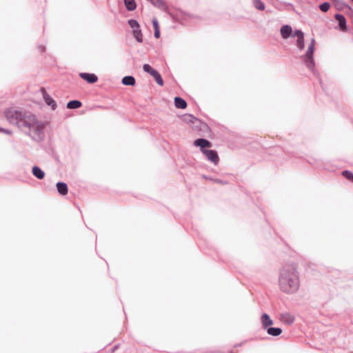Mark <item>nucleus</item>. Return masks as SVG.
Instances as JSON below:
<instances>
[{"label": "nucleus", "mask_w": 353, "mask_h": 353, "mask_svg": "<svg viewBox=\"0 0 353 353\" xmlns=\"http://www.w3.org/2000/svg\"><path fill=\"white\" fill-rule=\"evenodd\" d=\"M335 19L339 22L340 29L343 31H345L347 30V27L346 19L344 16L340 14H336L335 15Z\"/></svg>", "instance_id": "f8f14e48"}, {"label": "nucleus", "mask_w": 353, "mask_h": 353, "mask_svg": "<svg viewBox=\"0 0 353 353\" xmlns=\"http://www.w3.org/2000/svg\"><path fill=\"white\" fill-rule=\"evenodd\" d=\"M5 116L10 123L17 124L19 127L23 117L21 112L10 108L6 110Z\"/></svg>", "instance_id": "7ed1b4c3"}, {"label": "nucleus", "mask_w": 353, "mask_h": 353, "mask_svg": "<svg viewBox=\"0 0 353 353\" xmlns=\"http://www.w3.org/2000/svg\"><path fill=\"white\" fill-rule=\"evenodd\" d=\"M330 8L329 3H323L320 6V9L323 12H327Z\"/></svg>", "instance_id": "a878e982"}, {"label": "nucleus", "mask_w": 353, "mask_h": 353, "mask_svg": "<svg viewBox=\"0 0 353 353\" xmlns=\"http://www.w3.org/2000/svg\"><path fill=\"white\" fill-rule=\"evenodd\" d=\"M22 115L19 128L28 127L30 129H39V124L34 115L30 112H22Z\"/></svg>", "instance_id": "f03ea898"}, {"label": "nucleus", "mask_w": 353, "mask_h": 353, "mask_svg": "<svg viewBox=\"0 0 353 353\" xmlns=\"http://www.w3.org/2000/svg\"><path fill=\"white\" fill-rule=\"evenodd\" d=\"M122 83L125 85H134L135 79L132 76H126L122 79Z\"/></svg>", "instance_id": "a211bd4d"}, {"label": "nucleus", "mask_w": 353, "mask_h": 353, "mask_svg": "<svg viewBox=\"0 0 353 353\" xmlns=\"http://www.w3.org/2000/svg\"><path fill=\"white\" fill-rule=\"evenodd\" d=\"M79 77L88 83H94L98 81L97 76L92 73L81 72Z\"/></svg>", "instance_id": "0eeeda50"}, {"label": "nucleus", "mask_w": 353, "mask_h": 353, "mask_svg": "<svg viewBox=\"0 0 353 353\" xmlns=\"http://www.w3.org/2000/svg\"><path fill=\"white\" fill-rule=\"evenodd\" d=\"M81 105H82V103L81 101L74 100V101H70L68 103L67 108L68 109H76V108H80L81 106Z\"/></svg>", "instance_id": "412c9836"}, {"label": "nucleus", "mask_w": 353, "mask_h": 353, "mask_svg": "<svg viewBox=\"0 0 353 353\" xmlns=\"http://www.w3.org/2000/svg\"><path fill=\"white\" fill-rule=\"evenodd\" d=\"M215 181H216V182H218V183H221V181H219V180H216Z\"/></svg>", "instance_id": "7c9ffc66"}, {"label": "nucleus", "mask_w": 353, "mask_h": 353, "mask_svg": "<svg viewBox=\"0 0 353 353\" xmlns=\"http://www.w3.org/2000/svg\"><path fill=\"white\" fill-rule=\"evenodd\" d=\"M261 321L264 328H267L268 326L273 324V321L270 319V316L267 314H263L261 316Z\"/></svg>", "instance_id": "4468645a"}, {"label": "nucleus", "mask_w": 353, "mask_h": 353, "mask_svg": "<svg viewBox=\"0 0 353 353\" xmlns=\"http://www.w3.org/2000/svg\"><path fill=\"white\" fill-rule=\"evenodd\" d=\"M41 91L42 92L43 99H44L45 102L46 103V104L51 106L52 110H54L57 106V103L54 101V100L47 93L45 88H42L41 89Z\"/></svg>", "instance_id": "6e6552de"}, {"label": "nucleus", "mask_w": 353, "mask_h": 353, "mask_svg": "<svg viewBox=\"0 0 353 353\" xmlns=\"http://www.w3.org/2000/svg\"><path fill=\"white\" fill-rule=\"evenodd\" d=\"M194 145L199 146L201 148V150H205V148H210L212 144L207 139H198L194 142Z\"/></svg>", "instance_id": "9b49d317"}, {"label": "nucleus", "mask_w": 353, "mask_h": 353, "mask_svg": "<svg viewBox=\"0 0 353 353\" xmlns=\"http://www.w3.org/2000/svg\"><path fill=\"white\" fill-rule=\"evenodd\" d=\"M0 132H3L9 133L8 131H6V130H5L3 129H1V128H0Z\"/></svg>", "instance_id": "c756f323"}, {"label": "nucleus", "mask_w": 353, "mask_h": 353, "mask_svg": "<svg viewBox=\"0 0 353 353\" xmlns=\"http://www.w3.org/2000/svg\"><path fill=\"white\" fill-rule=\"evenodd\" d=\"M152 25L154 30H159V23L157 19H152Z\"/></svg>", "instance_id": "bb28decb"}, {"label": "nucleus", "mask_w": 353, "mask_h": 353, "mask_svg": "<svg viewBox=\"0 0 353 353\" xmlns=\"http://www.w3.org/2000/svg\"><path fill=\"white\" fill-rule=\"evenodd\" d=\"M267 332L270 335L276 336L281 334L282 330L279 327H270L267 330Z\"/></svg>", "instance_id": "aec40b11"}, {"label": "nucleus", "mask_w": 353, "mask_h": 353, "mask_svg": "<svg viewBox=\"0 0 353 353\" xmlns=\"http://www.w3.org/2000/svg\"><path fill=\"white\" fill-rule=\"evenodd\" d=\"M293 36L294 37L296 36L298 38L297 42H296V45H297L298 48L301 50L303 49V48H304V35H303V32L301 30H296L294 32V34H293Z\"/></svg>", "instance_id": "9d476101"}, {"label": "nucleus", "mask_w": 353, "mask_h": 353, "mask_svg": "<svg viewBox=\"0 0 353 353\" xmlns=\"http://www.w3.org/2000/svg\"><path fill=\"white\" fill-rule=\"evenodd\" d=\"M292 30L290 26L285 25L281 28V34L283 39L288 38L292 34Z\"/></svg>", "instance_id": "2eb2a0df"}, {"label": "nucleus", "mask_w": 353, "mask_h": 353, "mask_svg": "<svg viewBox=\"0 0 353 353\" xmlns=\"http://www.w3.org/2000/svg\"><path fill=\"white\" fill-rule=\"evenodd\" d=\"M279 284L281 290L285 292H295L299 284L296 267L286 265L280 272Z\"/></svg>", "instance_id": "f257e3e1"}, {"label": "nucleus", "mask_w": 353, "mask_h": 353, "mask_svg": "<svg viewBox=\"0 0 353 353\" xmlns=\"http://www.w3.org/2000/svg\"><path fill=\"white\" fill-rule=\"evenodd\" d=\"M128 24L130 28L133 30V35L136 40L141 43L143 41V34L141 30H140V26L137 21L134 19H130L128 21Z\"/></svg>", "instance_id": "20e7f679"}, {"label": "nucleus", "mask_w": 353, "mask_h": 353, "mask_svg": "<svg viewBox=\"0 0 353 353\" xmlns=\"http://www.w3.org/2000/svg\"><path fill=\"white\" fill-rule=\"evenodd\" d=\"M154 37L157 39H159L160 37V30H154Z\"/></svg>", "instance_id": "c85d7f7f"}, {"label": "nucleus", "mask_w": 353, "mask_h": 353, "mask_svg": "<svg viewBox=\"0 0 353 353\" xmlns=\"http://www.w3.org/2000/svg\"><path fill=\"white\" fill-rule=\"evenodd\" d=\"M152 77L159 85H163V79L161 78V74L157 71L152 75Z\"/></svg>", "instance_id": "4be33fe9"}, {"label": "nucleus", "mask_w": 353, "mask_h": 353, "mask_svg": "<svg viewBox=\"0 0 353 353\" xmlns=\"http://www.w3.org/2000/svg\"><path fill=\"white\" fill-rule=\"evenodd\" d=\"M285 317H287L285 321L289 323H292L294 321L293 318L288 314H284L282 316L283 319H284Z\"/></svg>", "instance_id": "cd10ccee"}, {"label": "nucleus", "mask_w": 353, "mask_h": 353, "mask_svg": "<svg viewBox=\"0 0 353 353\" xmlns=\"http://www.w3.org/2000/svg\"><path fill=\"white\" fill-rule=\"evenodd\" d=\"M254 5L258 10H263L265 9V6L261 0H254Z\"/></svg>", "instance_id": "b1692460"}, {"label": "nucleus", "mask_w": 353, "mask_h": 353, "mask_svg": "<svg viewBox=\"0 0 353 353\" xmlns=\"http://www.w3.org/2000/svg\"><path fill=\"white\" fill-rule=\"evenodd\" d=\"M32 174L39 179H43L45 176L44 172L37 166H34L32 168Z\"/></svg>", "instance_id": "dca6fc26"}, {"label": "nucleus", "mask_w": 353, "mask_h": 353, "mask_svg": "<svg viewBox=\"0 0 353 353\" xmlns=\"http://www.w3.org/2000/svg\"><path fill=\"white\" fill-rule=\"evenodd\" d=\"M143 69L145 72L149 73L151 76L157 72V70L153 69L149 64H144Z\"/></svg>", "instance_id": "5701e85b"}, {"label": "nucleus", "mask_w": 353, "mask_h": 353, "mask_svg": "<svg viewBox=\"0 0 353 353\" xmlns=\"http://www.w3.org/2000/svg\"><path fill=\"white\" fill-rule=\"evenodd\" d=\"M202 153L204 154L207 159L212 162L214 165H217L219 162V157L215 150H202Z\"/></svg>", "instance_id": "423d86ee"}, {"label": "nucleus", "mask_w": 353, "mask_h": 353, "mask_svg": "<svg viewBox=\"0 0 353 353\" xmlns=\"http://www.w3.org/2000/svg\"><path fill=\"white\" fill-rule=\"evenodd\" d=\"M353 1V0H352Z\"/></svg>", "instance_id": "2f4dec72"}, {"label": "nucleus", "mask_w": 353, "mask_h": 353, "mask_svg": "<svg viewBox=\"0 0 353 353\" xmlns=\"http://www.w3.org/2000/svg\"><path fill=\"white\" fill-rule=\"evenodd\" d=\"M125 7L128 10L132 11L137 8V4L134 0H124Z\"/></svg>", "instance_id": "6ab92c4d"}, {"label": "nucleus", "mask_w": 353, "mask_h": 353, "mask_svg": "<svg viewBox=\"0 0 353 353\" xmlns=\"http://www.w3.org/2000/svg\"><path fill=\"white\" fill-rule=\"evenodd\" d=\"M314 43L315 41L312 39L311 43L310 44L308 49L306 52V64L310 68H312L314 65L313 54L314 50Z\"/></svg>", "instance_id": "39448f33"}, {"label": "nucleus", "mask_w": 353, "mask_h": 353, "mask_svg": "<svg viewBox=\"0 0 353 353\" xmlns=\"http://www.w3.org/2000/svg\"><path fill=\"white\" fill-rule=\"evenodd\" d=\"M184 121L190 125H192V128H197L202 125L201 121L194 117L192 115H185L184 116Z\"/></svg>", "instance_id": "1a4fd4ad"}, {"label": "nucleus", "mask_w": 353, "mask_h": 353, "mask_svg": "<svg viewBox=\"0 0 353 353\" xmlns=\"http://www.w3.org/2000/svg\"><path fill=\"white\" fill-rule=\"evenodd\" d=\"M57 191L59 193L63 196H65L68 194V185L65 183L63 182H59L56 185Z\"/></svg>", "instance_id": "ddd939ff"}, {"label": "nucleus", "mask_w": 353, "mask_h": 353, "mask_svg": "<svg viewBox=\"0 0 353 353\" xmlns=\"http://www.w3.org/2000/svg\"><path fill=\"white\" fill-rule=\"evenodd\" d=\"M174 105L177 108L185 109L187 107L186 101L180 97L174 98Z\"/></svg>", "instance_id": "f3484780"}, {"label": "nucleus", "mask_w": 353, "mask_h": 353, "mask_svg": "<svg viewBox=\"0 0 353 353\" xmlns=\"http://www.w3.org/2000/svg\"><path fill=\"white\" fill-rule=\"evenodd\" d=\"M343 176H344L346 179L353 182V174L349 171H343L342 172Z\"/></svg>", "instance_id": "393cba45"}]
</instances>
